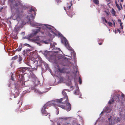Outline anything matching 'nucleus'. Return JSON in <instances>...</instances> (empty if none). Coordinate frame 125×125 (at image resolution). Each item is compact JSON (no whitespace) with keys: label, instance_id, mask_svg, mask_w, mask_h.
Instances as JSON below:
<instances>
[{"label":"nucleus","instance_id":"39448f33","mask_svg":"<svg viewBox=\"0 0 125 125\" xmlns=\"http://www.w3.org/2000/svg\"><path fill=\"white\" fill-rule=\"evenodd\" d=\"M62 43H64L65 46L67 49L71 51H72V48L69 46L68 42L66 39L65 38H63L62 39Z\"/></svg>","mask_w":125,"mask_h":125},{"label":"nucleus","instance_id":"0eeeda50","mask_svg":"<svg viewBox=\"0 0 125 125\" xmlns=\"http://www.w3.org/2000/svg\"><path fill=\"white\" fill-rule=\"evenodd\" d=\"M115 3H116V6L117 7V8L118 9V10H120L121 9V8H122V3H120V6H119V5L118 4H117L116 3V1L115 2Z\"/></svg>","mask_w":125,"mask_h":125},{"label":"nucleus","instance_id":"dca6fc26","mask_svg":"<svg viewBox=\"0 0 125 125\" xmlns=\"http://www.w3.org/2000/svg\"><path fill=\"white\" fill-rule=\"evenodd\" d=\"M42 42L46 44H47L49 43V42L47 41H44Z\"/></svg>","mask_w":125,"mask_h":125},{"label":"nucleus","instance_id":"4468645a","mask_svg":"<svg viewBox=\"0 0 125 125\" xmlns=\"http://www.w3.org/2000/svg\"><path fill=\"white\" fill-rule=\"evenodd\" d=\"M114 101V100L113 99L111 100H110L108 102V103L110 104H111L112 103V102H113Z\"/></svg>","mask_w":125,"mask_h":125},{"label":"nucleus","instance_id":"473e14b6","mask_svg":"<svg viewBox=\"0 0 125 125\" xmlns=\"http://www.w3.org/2000/svg\"><path fill=\"white\" fill-rule=\"evenodd\" d=\"M122 23L121 22H120V26L122 25Z\"/></svg>","mask_w":125,"mask_h":125},{"label":"nucleus","instance_id":"423d86ee","mask_svg":"<svg viewBox=\"0 0 125 125\" xmlns=\"http://www.w3.org/2000/svg\"><path fill=\"white\" fill-rule=\"evenodd\" d=\"M50 102H49L47 103L43 107L42 110V113L43 114H46V112L45 110V109L46 108L47 106L49 105Z\"/></svg>","mask_w":125,"mask_h":125},{"label":"nucleus","instance_id":"ddd939ff","mask_svg":"<svg viewBox=\"0 0 125 125\" xmlns=\"http://www.w3.org/2000/svg\"><path fill=\"white\" fill-rule=\"evenodd\" d=\"M102 19L104 22L105 21L106 23H107V22L105 18H102Z\"/></svg>","mask_w":125,"mask_h":125},{"label":"nucleus","instance_id":"bb28decb","mask_svg":"<svg viewBox=\"0 0 125 125\" xmlns=\"http://www.w3.org/2000/svg\"><path fill=\"white\" fill-rule=\"evenodd\" d=\"M16 57H17L16 56H15L14 57H13L12 59H14V60L15 59H16Z\"/></svg>","mask_w":125,"mask_h":125},{"label":"nucleus","instance_id":"c756f323","mask_svg":"<svg viewBox=\"0 0 125 125\" xmlns=\"http://www.w3.org/2000/svg\"><path fill=\"white\" fill-rule=\"evenodd\" d=\"M26 44V45H27V46H28L29 47H30V45L28 44Z\"/></svg>","mask_w":125,"mask_h":125},{"label":"nucleus","instance_id":"e433bc0d","mask_svg":"<svg viewBox=\"0 0 125 125\" xmlns=\"http://www.w3.org/2000/svg\"><path fill=\"white\" fill-rule=\"evenodd\" d=\"M99 44L100 45H101L102 44V43H99Z\"/></svg>","mask_w":125,"mask_h":125},{"label":"nucleus","instance_id":"a19ab883","mask_svg":"<svg viewBox=\"0 0 125 125\" xmlns=\"http://www.w3.org/2000/svg\"><path fill=\"white\" fill-rule=\"evenodd\" d=\"M64 10H65V8H64Z\"/></svg>","mask_w":125,"mask_h":125},{"label":"nucleus","instance_id":"37998d69","mask_svg":"<svg viewBox=\"0 0 125 125\" xmlns=\"http://www.w3.org/2000/svg\"><path fill=\"white\" fill-rule=\"evenodd\" d=\"M58 114V113H57V114Z\"/></svg>","mask_w":125,"mask_h":125},{"label":"nucleus","instance_id":"2f4dec72","mask_svg":"<svg viewBox=\"0 0 125 125\" xmlns=\"http://www.w3.org/2000/svg\"><path fill=\"white\" fill-rule=\"evenodd\" d=\"M71 8V6H69L68 7H67V8L68 9H70Z\"/></svg>","mask_w":125,"mask_h":125},{"label":"nucleus","instance_id":"c9c22d12","mask_svg":"<svg viewBox=\"0 0 125 125\" xmlns=\"http://www.w3.org/2000/svg\"><path fill=\"white\" fill-rule=\"evenodd\" d=\"M124 94H122V97H124Z\"/></svg>","mask_w":125,"mask_h":125},{"label":"nucleus","instance_id":"20e7f679","mask_svg":"<svg viewBox=\"0 0 125 125\" xmlns=\"http://www.w3.org/2000/svg\"><path fill=\"white\" fill-rule=\"evenodd\" d=\"M109 121V123L110 125L114 124L115 122H117L119 121V120L117 117H114V116H112L108 119Z\"/></svg>","mask_w":125,"mask_h":125},{"label":"nucleus","instance_id":"f03ea898","mask_svg":"<svg viewBox=\"0 0 125 125\" xmlns=\"http://www.w3.org/2000/svg\"><path fill=\"white\" fill-rule=\"evenodd\" d=\"M13 4L15 5H17L16 3V1L15 0H9ZM12 14L11 17L12 18L15 19H16L18 20L20 17V13L22 12L20 8H17L16 6H15V8L13 9H12Z\"/></svg>","mask_w":125,"mask_h":125},{"label":"nucleus","instance_id":"9b49d317","mask_svg":"<svg viewBox=\"0 0 125 125\" xmlns=\"http://www.w3.org/2000/svg\"><path fill=\"white\" fill-rule=\"evenodd\" d=\"M74 94H79V90H77L76 91H75Z\"/></svg>","mask_w":125,"mask_h":125},{"label":"nucleus","instance_id":"1a4fd4ad","mask_svg":"<svg viewBox=\"0 0 125 125\" xmlns=\"http://www.w3.org/2000/svg\"><path fill=\"white\" fill-rule=\"evenodd\" d=\"M95 4H98L99 3V2L98 0H93Z\"/></svg>","mask_w":125,"mask_h":125},{"label":"nucleus","instance_id":"b1692460","mask_svg":"<svg viewBox=\"0 0 125 125\" xmlns=\"http://www.w3.org/2000/svg\"><path fill=\"white\" fill-rule=\"evenodd\" d=\"M120 28L121 29H122L123 28V27L122 25H120Z\"/></svg>","mask_w":125,"mask_h":125},{"label":"nucleus","instance_id":"ea45409f","mask_svg":"<svg viewBox=\"0 0 125 125\" xmlns=\"http://www.w3.org/2000/svg\"><path fill=\"white\" fill-rule=\"evenodd\" d=\"M116 30H115V33H116Z\"/></svg>","mask_w":125,"mask_h":125},{"label":"nucleus","instance_id":"9d476101","mask_svg":"<svg viewBox=\"0 0 125 125\" xmlns=\"http://www.w3.org/2000/svg\"><path fill=\"white\" fill-rule=\"evenodd\" d=\"M56 43L54 42H52L51 43L50 46H54L55 45H56Z\"/></svg>","mask_w":125,"mask_h":125},{"label":"nucleus","instance_id":"a878e982","mask_svg":"<svg viewBox=\"0 0 125 125\" xmlns=\"http://www.w3.org/2000/svg\"><path fill=\"white\" fill-rule=\"evenodd\" d=\"M117 31L119 33H120V32H121V31H120L119 29H118L117 30Z\"/></svg>","mask_w":125,"mask_h":125},{"label":"nucleus","instance_id":"6ab92c4d","mask_svg":"<svg viewBox=\"0 0 125 125\" xmlns=\"http://www.w3.org/2000/svg\"><path fill=\"white\" fill-rule=\"evenodd\" d=\"M21 49V48H20L19 49H18L17 50L18 51H20Z\"/></svg>","mask_w":125,"mask_h":125},{"label":"nucleus","instance_id":"f3484780","mask_svg":"<svg viewBox=\"0 0 125 125\" xmlns=\"http://www.w3.org/2000/svg\"><path fill=\"white\" fill-rule=\"evenodd\" d=\"M60 118L61 119H63L62 120L63 121V120H67V119H68V118Z\"/></svg>","mask_w":125,"mask_h":125},{"label":"nucleus","instance_id":"6e6552de","mask_svg":"<svg viewBox=\"0 0 125 125\" xmlns=\"http://www.w3.org/2000/svg\"><path fill=\"white\" fill-rule=\"evenodd\" d=\"M111 12L112 15L113 16H115V11L112 8L111 10Z\"/></svg>","mask_w":125,"mask_h":125},{"label":"nucleus","instance_id":"72a5a7b5","mask_svg":"<svg viewBox=\"0 0 125 125\" xmlns=\"http://www.w3.org/2000/svg\"><path fill=\"white\" fill-rule=\"evenodd\" d=\"M11 79L12 80H13V78L12 76H11Z\"/></svg>","mask_w":125,"mask_h":125},{"label":"nucleus","instance_id":"c03bdc74","mask_svg":"<svg viewBox=\"0 0 125 125\" xmlns=\"http://www.w3.org/2000/svg\"><path fill=\"white\" fill-rule=\"evenodd\" d=\"M58 49H59V48H58Z\"/></svg>","mask_w":125,"mask_h":125},{"label":"nucleus","instance_id":"aec40b11","mask_svg":"<svg viewBox=\"0 0 125 125\" xmlns=\"http://www.w3.org/2000/svg\"><path fill=\"white\" fill-rule=\"evenodd\" d=\"M35 40L36 41H39V36H37V39H36Z\"/></svg>","mask_w":125,"mask_h":125},{"label":"nucleus","instance_id":"2eb2a0df","mask_svg":"<svg viewBox=\"0 0 125 125\" xmlns=\"http://www.w3.org/2000/svg\"><path fill=\"white\" fill-rule=\"evenodd\" d=\"M62 94L64 96H65L66 95V93L65 92V91H64V90L62 92Z\"/></svg>","mask_w":125,"mask_h":125},{"label":"nucleus","instance_id":"393cba45","mask_svg":"<svg viewBox=\"0 0 125 125\" xmlns=\"http://www.w3.org/2000/svg\"><path fill=\"white\" fill-rule=\"evenodd\" d=\"M22 60V58L21 57H20L19 60V61H21Z\"/></svg>","mask_w":125,"mask_h":125},{"label":"nucleus","instance_id":"5701e85b","mask_svg":"<svg viewBox=\"0 0 125 125\" xmlns=\"http://www.w3.org/2000/svg\"><path fill=\"white\" fill-rule=\"evenodd\" d=\"M105 12L106 13V14L107 16H108L109 15V13L108 12H107L106 11H105Z\"/></svg>","mask_w":125,"mask_h":125},{"label":"nucleus","instance_id":"7ed1b4c3","mask_svg":"<svg viewBox=\"0 0 125 125\" xmlns=\"http://www.w3.org/2000/svg\"><path fill=\"white\" fill-rule=\"evenodd\" d=\"M65 98H66V104L67 105L66 107H64L63 105L60 104L59 105V107L63 109H65L68 111H69L70 110L71 108V105L68 103V97L67 96H66Z\"/></svg>","mask_w":125,"mask_h":125},{"label":"nucleus","instance_id":"4c0bfd02","mask_svg":"<svg viewBox=\"0 0 125 125\" xmlns=\"http://www.w3.org/2000/svg\"><path fill=\"white\" fill-rule=\"evenodd\" d=\"M103 113V112H102L101 113V114H102Z\"/></svg>","mask_w":125,"mask_h":125},{"label":"nucleus","instance_id":"f704fd0d","mask_svg":"<svg viewBox=\"0 0 125 125\" xmlns=\"http://www.w3.org/2000/svg\"><path fill=\"white\" fill-rule=\"evenodd\" d=\"M113 23H114V25H115V23L114 22V21H113Z\"/></svg>","mask_w":125,"mask_h":125},{"label":"nucleus","instance_id":"cd10ccee","mask_svg":"<svg viewBox=\"0 0 125 125\" xmlns=\"http://www.w3.org/2000/svg\"><path fill=\"white\" fill-rule=\"evenodd\" d=\"M123 0H120V3H121L122 4Z\"/></svg>","mask_w":125,"mask_h":125},{"label":"nucleus","instance_id":"f257e3e1","mask_svg":"<svg viewBox=\"0 0 125 125\" xmlns=\"http://www.w3.org/2000/svg\"><path fill=\"white\" fill-rule=\"evenodd\" d=\"M27 18L29 19V22L30 23L31 25L32 26L36 27L38 28L37 29L34 30L33 32V34H31L30 35H29V37H33V35H35L36 33L39 32L40 29H43L47 28L49 31L50 34V33H51L55 35L56 34V30L53 27L50 26L49 25L42 24L35 22L33 21V20L34 19V17L32 15H30V17H29V16H28Z\"/></svg>","mask_w":125,"mask_h":125},{"label":"nucleus","instance_id":"f8f14e48","mask_svg":"<svg viewBox=\"0 0 125 125\" xmlns=\"http://www.w3.org/2000/svg\"><path fill=\"white\" fill-rule=\"evenodd\" d=\"M79 82L80 84H81L82 83V80L80 77H79Z\"/></svg>","mask_w":125,"mask_h":125},{"label":"nucleus","instance_id":"412c9836","mask_svg":"<svg viewBox=\"0 0 125 125\" xmlns=\"http://www.w3.org/2000/svg\"><path fill=\"white\" fill-rule=\"evenodd\" d=\"M32 11H34V10L31 8L30 10V12H31Z\"/></svg>","mask_w":125,"mask_h":125},{"label":"nucleus","instance_id":"79ce46f5","mask_svg":"<svg viewBox=\"0 0 125 125\" xmlns=\"http://www.w3.org/2000/svg\"><path fill=\"white\" fill-rule=\"evenodd\" d=\"M62 100H61V101H59V102H60L61 101H62Z\"/></svg>","mask_w":125,"mask_h":125},{"label":"nucleus","instance_id":"a211bd4d","mask_svg":"<svg viewBox=\"0 0 125 125\" xmlns=\"http://www.w3.org/2000/svg\"><path fill=\"white\" fill-rule=\"evenodd\" d=\"M108 23L109 25L110 26H111L112 25V23L110 22H108Z\"/></svg>","mask_w":125,"mask_h":125},{"label":"nucleus","instance_id":"c85d7f7f","mask_svg":"<svg viewBox=\"0 0 125 125\" xmlns=\"http://www.w3.org/2000/svg\"><path fill=\"white\" fill-rule=\"evenodd\" d=\"M118 22H121V20H120V19H118Z\"/></svg>","mask_w":125,"mask_h":125},{"label":"nucleus","instance_id":"58836bf2","mask_svg":"<svg viewBox=\"0 0 125 125\" xmlns=\"http://www.w3.org/2000/svg\"><path fill=\"white\" fill-rule=\"evenodd\" d=\"M58 125H60V124H58Z\"/></svg>","mask_w":125,"mask_h":125},{"label":"nucleus","instance_id":"4be33fe9","mask_svg":"<svg viewBox=\"0 0 125 125\" xmlns=\"http://www.w3.org/2000/svg\"><path fill=\"white\" fill-rule=\"evenodd\" d=\"M24 39H29V38L28 37H24Z\"/></svg>","mask_w":125,"mask_h":125},{"label":"nucleus","instance_id":"7c9ffc66","mask_svg":"<svg viewBox=\"0 0 125 125\" xmlns=\"http://www.w3.org/2000/svg\"><path fill=\"white\" fill-rule=\"evenodd\" d=\"M37 44H39V45L41 46V44L39 43L38 42H37Z\"/></svg>","mask_w":125,"mask_h":125}]
</instances>
